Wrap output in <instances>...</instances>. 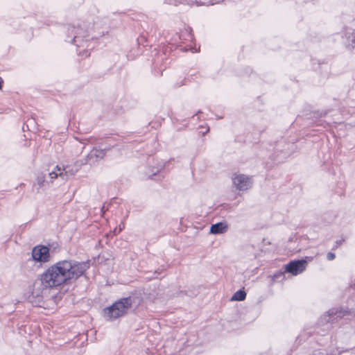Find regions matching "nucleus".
<instances>
[{"label": "nucleus", "mask_w": 355, "mask_h": 355, "mask_svg": "<svg viewBox=\"0 0 355 355\" xmlns=\"http://www.w3.org/2000/svg\"><path fill=\"white\" fill-rule=\"evenodd\" d=\"M3 79L0 77V89L2 87Z\"/></svg>", "instance_id": "nucleus-17"}, {"label": "nucleus", "mask_w": 355, "mask_h": 355, "mask_svg": "<svg viewBox=\"0 0 355 355\" xmlns=\"http://www.w3.org/2000/svg\"><path fill=\"white\" fill-rule=\"evenodd\" d=\"M101 211H102V212H103V214L105 213V205L103 206V207H102V209H101Z\"/></svg>", "instance_id": "nucleus-18"}, {"label": "nucleus", "mask_w": 355, "mask_h": 355, "mask_svg": "<svg viewBox=\"0 0 355 355\" xmlns=\"http://www.w3.org/2000/svg\"><path fill=\"white\" fill-rule=\"evenodd\" d=\"M90 268V261H78L74 259L60 260L48 267L40 276L42 290L33 289V295L38 297L43 290L56 288L76 282L78 278L85 276L86 271Z\"/></svg>", "instance_id": "nucleus-1"}, {"label": "nucleus", "mask_w": 355, "mask_h": 355, "mask_svg": "<svg viewBox=\"0 0 355 355\" xmlns=\"http://www.w3.org/2000/svg\"><path fill=\"white\" fill-rule=\"evenodd\" d=\"M68 35L69 37H73L71 42L77 46H84L83 44L84 42L83 37L87 36L86 32L79 27H75L73 26H69L68 27Z\"/></svg>", "instance_id": "nucleus-5"}, {"label": "nucleus", "mask_w": 355, "mask_h": 355, "mask_svg": "<svg viewBox=\"0 0 355 355\" xmlns=\"http://www.w3.org/2000/svg\"><path fill=\"white\" fill-rule=\"evenodd\" d=\"M228 225L226 222H219L211 225L209 232L213 234H223L227 231Z\"/></svg>", "instance_id": "nucleus-9"}, {"label": "nucleus", "mask_w": 355, "mask_h": 355, "mask_svg": "<svg viewBox=\"0 0 355 355\" xmlns=\"http://www.w3.org/2000/svg\"><path fill=\"white\" fill-rule=\"evenodd\" d=\"M232 182L237 190L243 191L252 187L253 180L246 175L238 174L232 178Z\"/></svg>", "instance_id": "nucleus-3"}, {"label": "nucleus", "mask_w": 355, "mask_h": 355, "mask_svg": "<svg viewBox=\"0 0 355 355\" xmlns=\"http://www.w3.org/2000/svg\"><path fill=\"white\" fill-rule=\"evenodd\" d=\"M49 175L51 179H55L57 178L58 177H60L59 171H58L56 168H55V171H53L52 172L49 173Z\"/></svg>", "instance_id": "nucleus-14"}, {"label": "nucleus", "mask_w": 355, "mask_h": 355, "mask_svg": "<svg viewBox=\"0 0 355 355\" xmlns=\"http://www.w3.org/2000/svg\"><path fill=\"white\" fill-rule=\"evenodd\" d=\"M106 154V149H98L94 148L87 155L85 162L84 164H92L97 162L99 159H103Z\"/></svg>", "instance_id": "nucleus-7"}, {"label": "nucleus", "mask_w": 355, "mask_h": 355, "mask_svg": "<svg viewBox=\"0 0 355 355\" xmlns=\"http://www.w3.org/2000/svg\"><path fill=\"white\" fill-rule=\"evenodd\" d=\"M284 272L279 271L272 275V279L274 281H279L284 278Z\"/></svg>", "instance_id": "nucleus-13"}, {"label": "nucleus", "mask_w": 355, "mask_h": 355, "mask_svg": "<svg viewBox=\"0 0 355 355\" xmlns=\"http://www.w3.org/2000/svg\"><path fill=\"white\" fill-rule=\"evenodd\" d=\"M327 258L329 261H332L335 259V254L333 252H328L327 254Z\"/></svg>", "instance_id": "nucleus-15"}, {"label": "nucleus", "mask_w": 355, "mask_h": 355, "mask_svg": "<svg viewBox=\"0 0 355 355\" xmlns=\"http://www.w3.org/2000/svg\"><path fill=\"white\" fill-rule=\"evenodd\" d=\"M209 130V128H207V130H206V131L203 132V135H205V133H207Z\"/></svg>", "instance_id": "nucleus-20"}, {"label": "nucleus", "mask_w": 355, "mask_h": 355, "mask_svg": "<svg viewBox=\"0 0 355 355\" xmlns=\"http://www.w3.org/2000/svg\"><path fill=\"white\" fill-rule=\"evenodd\" d=\"M56 169L59 171V175L62 180H67L69 177L74 175L78 171V168L69 166L63 168L56 166Z\"/></svg>", "instance_id": "nucleus-8"}, {"label": "nucleus", "mask_w": 355, "mask_h": 355, "mask_svg": "<svg viewBox=\"0 0 355 355\" xmlns=\"http://www.w3.org/2000/svg\"><path fill=\"white\" fill-rule=\"evenodd\" d=\"M83 56H85V57H87L89 55V53H88L87 51H85V52H83V53L82 54Z\"/></svg>", "instance_id": "nucleus-16"}, {"label": "nucleus", "mask_w": 355, "mask_h": 355, "mask_svg": "<svg viewBox=\"0 0 355 355\" xmlns=\"http://www.w3.org/2000/svg\"><path fill=\"white\" fill-rule=\"evenodd\" d=\"M337 314H338V317L342 316L341 313L338 312L337 309H329L327 311V315L329 317V318L327 320V322L332 321L333 320H331V318L334 317V315H336Z\"/></svg>", "instance_id": "nucleus-12"}, {"label": "nucleus", "mask_w": 355, "mask_h": 355, "mask_svg": "<svg viewBox=\"0 0 355 355\" xmlns=\"http://www.w3.org/2000/svg\"><path fill=\"white\" fill-rule=\"evenodd\" d=\"M307 262L305 260H295L289 262L285 266V272H289L293 275H297L305 270Z\"/></svg>", "instance_id": "nucleus-6"}, {"label": "nucleus", "mask_w": 355, "mask_h": 355, "mask_svg": "<svg viewBox=\"0 0 355 355\" xmlns=\"http://www.w3.org/2000/svg\"><path fill=\"white\" fill-rule=\"evenodd\" d=\"M246 293L243 290L236 291L232 297V300L234 301H243L245 299Z\"/></svg>", "instance_id": "nucleus-11"}, {"label": "nucleus", "mask_w": 355, "mask_h": 355, "mask_svg": "<svg viewBox=\"0 0 355 355\" xmlns=\"http://www.w3.org/2000/svg\"><path fill=\"white\" fill-rule=\"evenodd\" d=\"M32 257L37 262L46 263L50 261L49 248L44 245H37L33 248Z\"/></svg>", "instance_id": "nucleus-4"}, {"label": "nucleus", "mask_w": 355, "mask_h": 355, "mask_svg": "<svg viewBox=\"0 0 355 355\" xmlns=\"http://www.w3.org/2000/svg\"><path fill=\"white\" fill-rule=\"evenodd\" d=\"M341 243H342V241H336V244H337V245H340V244H341Z\"/></svg>", "instance_id": "nucleus-19"}, {"label": "nucleus", "mask_w": 355, "mask_h": 355, "mask_svg": "<svg viewBox=\"0 0 355 355\" xmlns=\"http://www.w3.org/2000/svg\"><path fill=\"white\" fill-rule=\"evenodd\" d=\"M45 179V174L42 173L37 175L36 182L33 184V189H35L37 193L40 192V189L44 185Z\"/></svg>", "instance_id": "nucleus-10"}, {"label": "nucleus", "mask_w": 355, "mask_h": 355, "mask_svg": "<svg viewBox=\"0 0 355 355\" xmlns=\"http://www.w3.org/2000/svg\"><path fill=\"white\" fill-rule=\"evenodd\" d=\"M132 304V300L130 297L121 298L103 310L104 317L107 320H113L122 317L127 314Z\"/></svg>", "instance_id": "nucleus-2"}]
</instances>
